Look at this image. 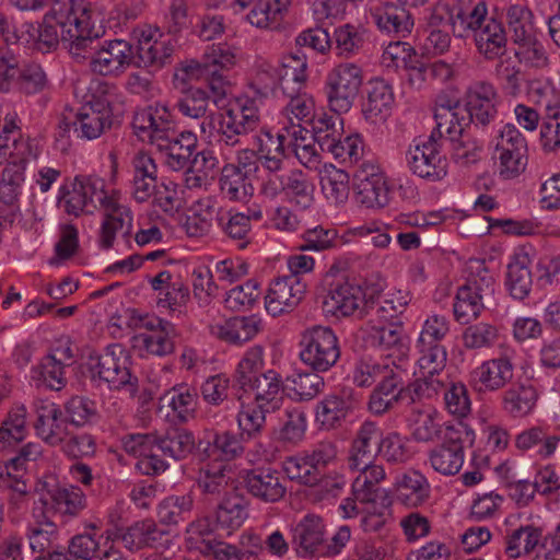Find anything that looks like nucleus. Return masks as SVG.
I'll use <instances>...</instances> for the list:
<instances>
[{"mask_svg": "<svg viewBox=\"0 0 560 560\" xmlns=\"http://www.w3.org/2000/svg\"><path fill=\"white\" fill-rule=\"evenodd\" d=\"M97 203L105 215L98 242L102 248L108 249L113 246L116 234L120 233L124 237L131 234L132 213L119 201V196L116 192L107 195L105 183L101 178L77 176L60 187L57 197V206L74 218L93 213Z\"/></svg>", "mask_w": 560, "mask_h": 560, "instance_id": "f257e3e1", "label": "nucleus"}, {"mask_svg": "<svg viewBox=\"0 0 560 560\" xmlns=\"http://www.w3.org/2000/svg\"><path fill=\"white\" fill-rule=\"evenodd\" d=\"M262 119L257 102L253 98H236L222 107L217 116L201 121L200 132L211 137L215 133L220 147H240L260 130Z\"/></svg>", "mask_w": 560, "mask_h": 560, "instance_id": "f03ea898", "label": "nucleus"}, {"mask_svg": "<svg viewBox=\"0 0 560 560\" xmlns=\"http://www.w3.org/2000/svg\"><path fill=\"white\" fill-rule=\"evenodd\" d=\"M84 30L79 46L72 48V58L78 62L89 60L91 70L101 75H119L135 63L132 46L124 39L101 40L94 28V20Z\"/></svg>", "mask_w": 560, "mask_h": 560, "instance_id": "7ed1b4c3", "label": "nucleus"}, {"mask_svg": "<svg viewBox=\"0 0 560 560\" xmlns=\"http://www.w3.org/2000/svg\"><path fill=\"white\" fill-rule=\"evenodd\" d=\"M74 19L66 15L65 11L56 8L54 12H48L42 23L37 25L26 24V31L33 40L34 47L42 52H50L57 49L59 43L68 49L72 56V48L79 46V40L83 34H88L86 27L77 26Z\"/></svg>", "mask_w": 560, "mask_h": 560, "instance_id": "20e7f679", "label": "nucleus"}, {"mask_svg": "<svg viewBox=\"0 0 560 560\" xmlns=\"http://www.w3.org/2000/svg\"><path fill=\"white\" fill-rule=\"evenodd\" d=\"M91 380L98 386L105 384L112 390H125L130 397L138 392V377L130 371L127 351L121 345L106 347L90 368Z\"/></svg>", "mask_w": 560, "mask_h": 560, "instance_id": "39448f33", "label": "nucleus"}, {"mask_svg": "<svg viewBox=\"0 0 560 560\" xmlns=\"http://www.w3.org/2000/svg\"><path fill=\"white\" fill-rule=\"evenodd\" d=\"M299 358L312 371L324 373L340 359L339 339L329 326L314 325L301 332Z\"/></svg>", "mask_w": 560, "mask_h": 560, "instance_id": "423d86ee", "label": "nucleus"}, {"mask_svg": "<svg viewBox=\"0 0 560 560\" xmlns=\"http://www.w3.org/2000/svg\"><path fill=\"white\" fill-rule=\"evenodd\" d=\"M475 432L459 422L447 425L442 443L428 452L427 464L442 476H455L463 467L465 448L472 446Z\"/></svg>", "mask_w": 560, "mask_h": 560, "instance_id": "0eeeda50", "label": "nucleus"}, {"mask_svg": "<svg viewBox=\"0 0 560 560\" xmlns=\"http://www.w3.org/2000/svg\"><path fill=\"white\" fill-rule=\"evenodd\" d=\"M363 83L362 69L353 62L332 68L325 80L328 106L335 114L348 113L354 104Z\"/></svg>", "mask_w": 560, "mask_h": 560, "instance_id": "6e6552de", "label": "nucleus"}, {"mask_svg": "<svg viewBox=\"0 0 560 560\" xmlns=\"http://www.w3.org/2000/svg\"><path fill=\"white\" fill-rule=\"evenodd\" d=\"M324 308L335 317L363 318L370 315V303L362 287L349 279L332 280L324 298Z\"/></svg>", "mask_w": 560, "mask_h": 560, "instance_id": "1a4fd4ad", "label": "nucleus"}, {"mask_svg": "<svg viewBox=\"0 0 560 560\" xmlns=\"http://www.w3.org/2000/svg\"><path fill=\"white\" fill-rule=\"evenodd\" d=\"M406 161L415 175L431 182L441 180L447 174V161L440 152L434 131L427 140L415 141L409 147Z\"/></svg>", "mask_w": 560, "mask_h": 560, "instance_id": "9d476101", "label": "nucleus"}, {"mask_svg": "<svg viewBox=\"0 0 560 560\" xmlns=\"http://www.w3.org/2000/svg\"><path fill=\"white\" fill-rule=\"evenodd\" d=\"M133 36L137 39L136 51H133L136 66L161 69L171 63L175 46L158 27L151 25L137 27Z\"/></svg>", "mask_w": 560, "mask_h": 560, "instance_id": "9b49d317", "label": "nucleus"}, {"mask_svg": "<svg viewBox=\"0 0 560 560\" xmlns=\"http://www.w3.org/2000/svg\"><path fill=\"white\" fill-rule=\"evenodd\" d=\"M515 364L506 353L488 359L469 374L471 387L479 394L503 392L513 381Z\"/></svg>", "mask_w": 560, "mask_h": 560, "instance_id": "f8f14e48", "label": "nucleus"}, {"mask_svg": "<svg viewBox=\"0 0 560 560\" xmlns=\"http://www.w3.org/2000/svg\"><path fill=\"white\" fill-rule=\"evenodd\" d=\"M418 359L420 376L416 380L423 387L424 398L429 399L441 393L445 387V377L443 372L447 362V350L445 346L416 343L415 346Z\"/></svg>", "mask_w": 560, "mask_h": 560, "instance_id": "ddd939ff", "label": "nucleus"}, {"mask_svg": "<svg viewBox=\"0 0 560 560\" xmlns=\"http://www.w3.org/2000/svg\"><path fill=\"white\" fill-rule=\"evenodd\" d=\"M306 283L295 276H281L273 279L265 298L267 312L279 316L293 311L303 300Z\"/></svg>", "mask_w": 560, "mask_h": 560, "instance_id": "4468645a", "label": "nucleus"}, {"mask_svg": "<svg viewBox=\"0 0 560 560\" xmlns=\"http://www.w3.org/2000/svg\"><path fill=\"white\" fill-rule=\"evenodd\" d=\"M135 133L143 142L161 145L174 130L171 128L170 113L165 105L155 104L137 112L132 119Z\"/></svg>", "mask_w": 560, "mask_h": 560, "instance_id": "2eb2a0df", "label": "nucleus"}, {"mask_svg": "<svg viewBox=\"0 0 560 560\" xmlns=\"http://www.w3.org/2000/svg\"><path fill=\"white\" fill-rule=\"evenodd\" d=\"M33 410L36 416V435L50 446L60 445L68 434V422L66 418L62 419L59 406L47 399L37 398L33 401Z\"/></svg>", "mask_w": 560, "mask_h": 560, "instance_id": "dca6fc26", "label": "nucleus"}, {"mask_svg": "<svg viewBox=\"0 0 560 560\" xmlns=\"http://www.w3.org/2000/svg\"><path fill=\"white\" fill-rule=\"evenodd\" d=\"M499 94L495 88L485 81L472 83L467 91L465 108L469 115V124L486 127L498 116Z\"/></svg>", "mask_w": 560, "mask_h": 560, "instance_id": "f3484780", "label": "nucleus"}, {"mask_svg": "<svg viewBox=\"0 0 560 560\" xmlns=\"http://www.w3.org/2000/svg\"><path fill=\"white\" fill-rule=\"evenodd\" d=\"M357 405L352 389L328 394L316 404L315 420L322 429L340 428L353 413Z\"/></svg>", "mask_w": 560, "mask_h": 560, "instance_id": "a211bd4d", "label": "nucleus"}, {"mask_svg": "<svg viewBox=\"0 0 560 560\" xmlns=\"http://www.w3.org/2000/svg\"><path fill=\"white\" fill-rule=\"evenodd\" d=\"M112 118L108 102L92 96L75 115L74 133L80 139L94 140L110 128Z\"/></svg>", "mask_w": 560, "mask_h": 560, "instance_id": "6ab92c4d", "label": "nucleus"}, {"mask_svg": "<svg viewBox=\"0 0 560 560\" xmlns=\"http://www.w3.org/2000/svg\"><path fill=\"white\" fill-rule=\"evenodd\" d=\"M25 159L10 162L0 179V218L12 222L20 212L19 197L25 180Z\"/></svg>", "mask_w": 560, "mask_h": 560, "instance_id": "aec40b11", "label": "nucleus"}, {"mask_svg": "<svg viewBox=\"0 0 560 560\" xmlns=\"http://www.w3.org/2000/svg\"><path fill=\"white\" fill-rule=\"evenodd\" d=\"M44 487L40 502L63 517L73 518L86 508V497L77 486L45 483Z\"/></svg>", "mask_w": 560, "mask_h": 560, "instance_id": "412c9836", "label": "nucleus"}, {"mask_svg": "<svg viewBox=\"0 0 560 560\" xmlns=\"http://www.w3.org/2000/svg\"><path fill=\"white\" fill-rule=\"evenodd\" d=\"M167 533L152 520H141L127 527L116 528L115 538L130 551L158 548L166 540Z\"/></svg>", "mask_w": 560, "mask_h": 560, "instance_id": "4be33fe9", "label": "nucleus"}, {"mask_svg": "<svg viewBox=\"0 0 560 560\" xmlns=\"http://www.w3.org/2000/svg\"><path fill=\"white\" fill-rule=\"evenodd\" d=\"M244 483L248 493L266 503L280 501L287 492L281 474L272 468L248 470Z\"/></svg>", "mask_w": 560, "mask_h": 560, "instance_id": "5701e85b", "label": "nucleus"}, {"mask_svg": "<svg viewBox=\"0 0 560 560\" xmlns=\"http://www.w3.org/2000/svg\"><path fill=\"white\" fill-rule=\"evenodd\" d=\"M539 394L527 380L511 383L500 396L502 410L513 419H522L535 410Z\"/></svg>", "mask_w": 560, "mask_h": 560, "instance_id": "b1692460", "label": "nucleus"}, {"mask_svg": "<svg viewBox=\"0 0 560 560\" xmlns=\"http://www.w3.org/2000/svg\"><path fill=\"white\" fill-rule=\"evenodd\" d=\"M325 525L322 517L307 514L293 528L292 545L299 556L323 553Z\"/></svg>", "mask_w": 560, "mask_h": 560, "instance_id": "393cba45", "label": "nucleus"}, {"mask_svg": "<svg viewBox=\"0 0 560 560\" xmlns=\"http://www.w3.org/2000/svg\"><path fill=\"white\" fill-rule=\"evenodd\" d=\"M197 137L191 131L178 135L174 131L156 149L163 154L164 163L173 171H183L190 166L197 149Z\"/></svg>", "mask_w": 560, "mask_h": 560, "instance_id": "a878e982", "label": "nucleus"}, {"mask_svg": "<svg viewBox=\"0 0 560 560\" xmlns=\"http://www.w3.org/2000/svg\"><path fill=\"white\" fill-rule=\"evenodd\" d=\"M306 69V56L302 51L296 50L283 56L280 66L275 69L277 86L273 90L276 95L292 94L303 90L307 78Z\"/></svg>", "mask_w": 560, "mask_h": 560, "instance_id": "bb28decb", "label": "nucleus"}, {"mask_svg": "<svg viewBox=\"0 0 560 560\" xmlns=\"http://www.w3.org/2000/svg\"><path fill=\"white\" fill-rule=\"evenodd\" d=\"M241 390L254 393L252 401L259 404L272 411L280 409L283 400V385L281 376L275 370H268L252 377L249 384L238 386Z\"/></svg>", "mask_w": 560, "mask_h": 560, "instance_id": "cd10ccee", "label": "nucleus"}, {"mask_svg": "<svg viewBox=\"0 0 560 560\" xmlns=\"http://www.w3.org/2000/svg\"><path fill=\"white\" fill-rule=\"evenodd\" d=\"M152 290L159 293L158 305L171 310L179 308L189 301V288L168 270H162L148 279Z\"/></svg>", "mask_w": 560, "mask_h": 560, "instance_id": "c85d7f7f", "label": "nucleus"}, {"mask_svg": "<svg viewBox=\"0 0 560 560\" xmlns=\"http://www.w3.org/2000/svg\"><path fill=\"white\" fill-rule=\"evenodd\" d=\"M371 16L381 32L397 37H406L413 27L411 13L405 7L395 3L375 7Z\"/></svg>", "mask_w": 560, "mask_h": 560, "instance_id": "c756f323", "label": "nucleus"}, {"mask_svg": "<svg viewBox=\"0 0 560 560\" xmlns=\"http://www.w3.org/2000/svg\"><path fill=\"white\" fill-rule=\"evenodd\" d=\"M381 429L375 422L364 421L355 433L348 456V466L366 465L374 462L378 454L377 447Z\"/></svg>", "mask_w": 560, "mask_h": 560, "instance_id": "7c9ffc66", "label": "nucleus"}, {"mask_svg": "<svg viewBox=\"0 0 560 560\" xmlns=\"http://www.w3.org/2000/svg\"><path fill=\"white\" fill-rule=\"evenodd\" d=\"M260 324L256 316H235L223 323L210 325V332L228 343L242 345L257 335Z\"/></svg>", "mask_w": 560, "mask_h": 560, "instance_id": "2f4dec72", "label": "nucleus"}, {"mask_svg": "<svg viewBox=\"0 0 560 560\" xmlns=\"http://www.w3.org/2000/svg\"><path fill=\"white\" fill-rule=\"evenodd\" d=\"M395 486L398 502L408 508H418L430 498V482L419 470L409 469L399 475Z\"/></svg>", "mask_w": 560, "mask_h": 560, "instance_id": "473e14b6", "label": "nucleus"}, {"mask_svg": "<svg viewBox=\"0 0 560 560\" xmlns=\"http://www.w3.org/2000/svg\"><path fill=\"white\" fill-rule=\"evenodd\" d=\"M236 399L240 404L236 422L241 436L248 440L259 438L265 431L267 415L273 411L246 399L244 394H236Z\"/></svg>", "mask_w": 560, "mask_h": 560, "instance_id": "72a5a7b5", "label": "nucleus"}, {"mask_svg": "<svg viewBox=\"0 0 560 560\" xmlns=\"http://www.w3.org/2000/svg\"><path fill=\"white\" fill-rule=\"evenodd\" d=\"M394 104L392 86L383 79L370 82L366 101L363 104V114L368 120L376 122L384 120L390 113Z\"/></svg>", "mask_w": 560, "mask_h": 560, "instance_id": "f704fd0d", "label": "nucleus"}, {"mask_svg": "<svg viewBox=\"0 0 560 560\" xmlns=\"http://www.w3.org/2000/svg\"><path fill=\"white\" fill-rule=\"evenodd\" d=\"M247 501L234 490L226 493L215 512L217 527L228 535L238 529L247 518Z\"/></svg>", "mask_w": 560, "mask_h": 560, "instance_id": "c9c22d12", "label": "nucleus"}, {"mask_svg": "<svg viewBox=\"0 0 560 560\" xmlns=\"http://www.w3.org/2000/svg\"><path fill=\"white\" fill-rule=\"evenodd\" d=\"M474 40L486 59H494L504 54L508 37L502 23L489 19L481 28L475 31Z\"/></svg>", "mask_w": 560, "mask_h": 560, "instance_id": "e433bc0d", "label": "nucleus"}, {"mask_svg": "<svg viewBox=\"0 0 560 560\" xmlns=\"http://www.w3.org/2000/svg\"><path fill=\"white\" fill-rule=\"evenodd\" d=\"M179 95L176 101L178 112L188 118L206 120L211 116H215L210 110L211 98L207 91L195 86L176 85Z\"/></svg>", "mask_w": 560, "mask_h": 560, "instance_id": "4c0bfd02", "label": "nucleus"}, {"mask_svg": "<svg viewBox=\"0 0 560 560\" xmlns=\"http://www.w3.org/2000/svg\"><path fill=\"white\" fill-rule=\"evenodd\" d=\"M368 341L372 347L383 351L395 350L404 353L408 350L401 322H381L380 325L371 326Z\"/></svg>", "mask_w": 560, "mask_h": 560, "instance_id": "58836bf2", "label": "nucleus"}, {"mask_svg": "<svg viewBox=\"0 0 560 560\" xmlns=\"http://www.w3.org/2000/svg\"><path fill=\"white\" fill-rule=\"evenodd\" d=\"M67 362H61L56 354L45 355L38 364L32 368V380L36 386L50 390H61L68 381L66 376Z\"/></svg>", "mask_w": 560, "mask_h": 560, "instance_id": "ea45409f", "label": "nucleus"}, {"mask_svg": "<svg viewBox=\"0 0 560 560\" xmlns=\"http://www.w3.org/2000/svg\"><path fill=\"white\" fill-rule=\"evenodd\" d=\"M156 448L175 460H183L196 448L195 434L185 428L168 429L164 435H158Z\"/></svg>", "mask_w": 560, "mask_h": 560, "instance_id": "a19ab883", "label": "nucleus"}, {"mask_svg": "<svg viewBox=\"0 0 560 560\" xmlns=\"http://www.w3.org/2000/svg\"><path fill=\"white\" fill-rule=\"evenodd\" d=\"M434 118L436 128L434 130L440 138L447 137L448 140L465 135V128L469 124V115L465 106L435 107Z\"/></svg>", "mask_w": 560, "mask_h": 560, "instance_id": "79ce46f5", "label": "nucleus"}, {"mask_svg": "<svg viewBox=\"0 0 560 560\" xmlns=\"http://www.w3.org/2000/svg\"><path fill=\"white\" fill-rule=\"evenodd\" d=\"M530 258L527 254H516L508 265L506 287L516 300L525 299L532 289Z\"/></svg>", "mask_w": 560, "mask_h": 560, "instance_id": "37998d69", "label": "nucleus"}, {"mask_svg": "<svg viewBox=\"0 0 560 560\" xmlns=\"http://www.w3.org/2000/svg\"><path fill=\"white\" fill-rule=\"evenodd\" d=\"M409 380L410 373L402 363H396L394 361L390 363L383 362L376 387L393 393H399V390L418 388V386H420L421 388L418 390L419 400L423 399V392H425L428 387H423L421 383H417L416 381L409 382Z\"/></svg>", "mask_w": 560, "mask_h": 560, "instance_id": "c03bdc74", "label": "nucleus"}, {"mask_svg": "<svg viewBox=\"0 0 560 560\" xmlns=\"http://www.w3.org/2000/svg\"><path fill=\"white\" fill-rule=\"evenodd\" d=\"M174 412L179 422L186 423L195 418L198 405L196 389L180 384L172 387L161 398Z\"/></svg>", "mask_w": 560, "mask_h": 560, "instance_id": "a18cd8bd", "label": "nucleus"}, {"mask_svg": "<svg viewBox=\"0 0 560 560\" xmlns=\"http://www.w3.org/2000/svg\"><path fill=\"white\" fill-rule=\"evenodd\" d=\"M337 115L322 113L312 119L313 140L326 153L343 133V119Z\"/></svg>", "mask_w": 560, "mask_h": 560, "instance_id": "49530a36", "label": "nucleus"}, {"mask_svg": "<svg viewBox=\"0 0 560 560\" xmlns=\"http://www.w3.org/2000/svg\"><path fill=\"white\" fill-rule=\"evenodd\" d=\"M420 388L421 387L418 386V388L393 393L375 386L369 398V411L374 416H383L384 413L389 412L396 408L399 402L412 405L416 401H419L418 390H420Z\"/></svg>", "mask_w": 560, "mask_h": 560, "instance_id": "de8ad7c7", "label": "nucleus"}, {"mask_svg": "<svg viewBox=\"0 0 560 560\" xmlns=\"http://www.w3.org/2000/svg\"><path fill=\"white\" fill-rule=\"evenodd\" d=\"M177 329L174 324H164L162 329L152 332H141L136 336L138 347L147 353L165 357L174 352Z\"/></svg>", "mask_w": 560, "mask_h": 560, "instance_id": "09e8293b", "label": "nucleus"}, {"mask_svg": "<svg viewBox=\"0 0 560 560\" xmlns=\"http://www.w3.org/2000/svg\"><path fill=\"white\" fill-rule=\"evenodd\" d=\"M33 515L37 522L35 525L28 527L26 536L31 549L34 552L44 553L56 546L59 530L57 525L50 521L43 511H40V514H37L35 508Z\"/></svg>", "mask_w": 560, "mask_h": 560, "instance_id": "8fccbe9b", "label": "nucleus"}, {"mask_svg": "<svg viewBox=\"0 0 560 560\" xmlns=\"http://www.w3.org/2000/svg\"><path fill=\"white\" fill-rule=\"evenodd\" d=\"M512 43L515 46L514 55L520 63L535 69H542L548 65V55L537 32L514 39Z\"/></svg>", "mask_w": 560, "mask_h": 560, "instance_id": "3c124183", "label": "nucleus"}, {"mask_svg": "<svg viewBox=\"0 0 560 560\" xmlns=\"http://www.w3.org/2000/svg\"><path fill=\"white\" fill-rule=\"evenodd\" d=\"M220 188L221 191L233 201H245L254 192L250 177L242 174L241 171L232 166V164H226L222 168Z\"/></svg>", "mask_w": 560, "mask_h": 560, "instance_id": "603ef678", "label": "nucleus"}, {"mask_svg": "<svg viewBox=\"0 0 560 560\" xmlns=\"http://www.w3.org/2000/svg\"><path fill=\"white\" fill-rule=\"evenodd\" d=\"M542 542V532L533 525L521 526L506 536L505 552L510 558L530 553Z\"/></svg>", "mask_w": 560, "mask_h": 560, "instance_id": "864d4df0", "label": "nucleus"}, {"mask_svg": "<svg viewBox=\"0 0 560 560\" xmlns=\"http://www.w3.org/2000/svg\"><path fill=\"white\" fill-rule=\"evenodd\" d=\"M218 224L222 232L233 241H237V247L243 249L249 243L252 231L250 217L232 210L218 213Z\"/></svg>", "mask_w": 560, "mask_h": 560, "instance_id": "5fc2aeb1", "label": "nucleus"}, {"mask_svg": "<svg viewBox=\"0 0 560 560\" xmlns=\"http://www.w3.org/2000/svg\"><path fill=\"white\" fill-rule=\"evenodd\" d=\"M26 434V409L24 406H19L8 413L0 425V450H7L22 442Z\"/></svg>", "mask_w": 560, "mask_h": 560, "instance_id": "6e6d98bb", "label": "nucleus"}, {"mask_svg": "<svg viewBox=\"0 0 560 560\" xmlns=\"http://www.w3.org/2000/svg\"><path fill=\"white\" fill-rule=\"evenodd\" d=\"M230 469L222 464H207L200 468L197 483L201 491L206 494L220 495L221 493H230L228 491L231 477Z\"/></svg>", "mask_w": 560, "mask_h": 560, "instance_id": "4d7b16f0", "label": "nucleus"}, {"mask_svg": "<svg viewBox=\"0 0 560 560\" xmlns=\"http://www.w3.org/2000/svg\"><path fill=\"white\" fill-rule=\"evenodd\" d=\"M505 22L511 33V40L537 32L534 14L523 2L509 3L505 8Z\"/></svg>", "mask_w": 560, "mask_h": 560, "instance_id": "13d9d810", "label": "nucleus"}, {"mask_svg": "<svg viewBox=\"0 0 560 560\" xmlns=\"http://www.w3.org/2000/svg\"><path fill=\"white\" fill-rule=\"evenodd\" d=\"M559 441L558 435L548 434L544 429L534 427L520 433L515 444L522 451L537 448V454L548 457L555 453Z\"/></svg>", "mask_w": 560, "mask_h": 560, "instance_id": "bf43d9fd", "label": "nucleus"}, {"mask_svg": "<svg viewBox=\"0 0 560 560\" xmlns=\"http://www.w3.org/2000/svg\"><path fill=\"white\" fill-rule=\"evenodd\" d=\"M194 506L190 494L170 495L158 505V517L163 525H177L185 521Z\"/></svg>", "mask_w": 560, "mask_h": 560, "instance_id": "052dcab7", "label": "nucleus"}, {"mask_svg": "<svg viewBox=\"0 0 560 560\" xmlns=\"http://www.w3.org/2000/svg\"><path fill=\"white\" fill-rule=\"evenodd\" d=\"M282 194L301 209H307L313 202V186L300 170H290L285 173Z\"/></svg>", "mask_w": 560, "mask_h": 560, "instance_id": "680f3d73", "label": "nucleus"}, {"mask_svg": "<svg viewBox=\"0 0 560 560\" xmlns=\"http://www.w3.org/2000/svg\"><path fill=\"white\" fill-rule=\"evenodd\" d=\"M485 301H487L486 298L463 284L458 288L453 304L455 319L467 324L469 320L477 318L485 308Z\"/></svg>", "mask_w": 560, "mask_h": 560, "instance_id": "e2e57ef3", "label": "nucleus"}, {"mask_svg": "<svg viewBox=\"0 0 560 560\" xmlns=\"http://www.w3.org/2000/svg\"><path fill=\"white\" fill-rule=\"evenodd\" d=\"M377 452L388 464L401 465L411 458L408 440L398 432H389L380 438Z\"/></svg>", "mask_w": 560, "mask_h": 560, "instance_id": "0e129e2a", "label": "nucleus"}, {"mask_svg": "<svg viewBox=\"0 0 560 560\" xmlns=\"http://www.w3.org/2000/svg\"><path fill=\"white\" fill-rule=\"evenodd\" d=\"M499 339L497 326L479 322L467 326L462 334L463 346L467 350L489 349Z\"/></svg>", "mask_w": 560, "mask_h": 560, "instance_id": "69168bd1", "label": "nucleus"}, {"mask_svg": "<svg viewBox=\"0 0 560 560\" xmlns=\"http://www.w3.org/2000/svg\"><path fill=\"white\" fill-rule=\"evenodd\" d=\"M410 302L408 292L396 291L376 303H370V313L374 312L380 322H400L399 316L406 311Z\"/></svg>", "mask_w": 560, "mask_h": 560, "instance_id": "338daca9", "label": "nucleus"}, {"mask_svg": "<svg viewBox=\"0 0 560 560\" xmlns=\"http://www.w3.org/2000/svg\"><path fill=\"white\" fill-rule=\"evenodd\" d=\"M63 407L67 422L78 428L94 422L98 416L96 402L84 396H72Z\"/></svg>", "mask_w": 560, "mask_h": 560, "instance_id": "774afa93", "label": "nucleus"}]
</instances>
